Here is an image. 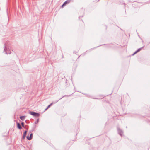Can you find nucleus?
<instances>
[{"label":"nucleus","instance_id":"4be33fe9","mask_svg":"<svg viewBox=\"0 0 150 150\" xmlns=\"http://www.w3.org/2000/svg\"><path fill=\"white\" fill-rule=\"evenodd\" d=\"M99 0H98V1H97V2Z\"/></svg>","mask_w":150,"mask_h":150},{"label":"nucleus","instance_id":"9b49d317","mask_svg":"<svg viewBox=\"0 0 150 150\" xmlns=\"http://www.w3.org/2000/svg\"><path fill=\"white\" fill-rule=\"evenodd\" d=\"M67 4L65 2H64L62 5V7H63L64 6H65Z\"/></svg>","mask_w":150,"mask_h":150},{"label":"nucleus","instance_id":"20e7f679","mask_svg":"<svg viewBox=\"0 0 150 150\" xmlns=\"http://www.w3.org/2000/svg\"><path fill=\"white\" fill-rule=\"evenodd\" d=\"M66 96V95H64V96H63L62 98H60L58 100L56 101V102H52L48 106H47V107H48V108H49L50 107L52 106V105H53V104H55L59 100H61V99H62L63 98Z\"/></svg>","mask_w":150,"mask_h":150},{"label":"nucleus","instance_id":"6e6552de","mask_svg":"<svg viewBox=\"0 0 150 150\" xmlns=\"http://www.w3.org/2000/svg\"><path fill=\"white\" fill-rule=\"evenodd\" d=\"M26 117V116L25 115L21 116L20 117V118L21 120L23 121L25 118Z\"/></svg>","mask_w":150,"mask_h":150},{"label":"nucleus","instance_id":"0eeeda50","mask_svg":"<svg viewBox=\"0 0 150 150\" xmlns=\"http://www.w3.org/2000/svg\"><path fill=\"white\" fill-rule=\"evenodd\" d=\"M16 124H17V127L18 129H22V127L21 126L20 124L18 122H16Z\"/></svg>","mask_w":150,"mask_h":150},{"label":"nucleus","instance_id":"f8f14e48","mask_svg":"<svg viewBox=\"0 0 150 150\" xmlns=\"http://www.w3.org/2000/svg\"><path fill=\"white\" fill-rule=\"evenodd\" d=\"M21 125H22V126L23 127L25 128V127H24V122H22L21 123Z\"/></svg>","mask_w":150,"mask_h":150},{"label":"nucleus","instance_id":"a211bd4d","mask_svg":"<svg viewBox=\"0 0 150 150\" xmlns=\"http://www.w3.org/2000/svg\"><path fill=\"white\" fill-rule=\"evenodd\" d=\"M148 120L150 122V118L148 119Z\"/></svg>","mask_w":150,"mask_h":150},{"label":"nucleus","instance_id":"f257e3e1","mask_svg":"<svg viewBox=\"0 0 150 150\" xmlns=\"http://www.w3.org/2000/svg\"><path fill=\"white\" fill-rule=\"evenodd\" d=\"M29 113L33 116L36 117H39L40 116V113H38L36 112L33 111H30L29 112Z\"/></svg>","mask_w":150,"mask_h":150},{"label":"nucleus","instance_id":"dca6fc26","mask_svg":"<svg viewBox=\"0 0 150 150\" xmlns=\"http://www.w3.org/2000/svg\"><path fill=\"white\" fill-rule=\"evenodd\" d=\"M48 108H48V107H47L46 109H45V111L47 110Z\"/></svg>","mask_w":150,"mask_h":150},{"label":"nucleus","instance_id":"7ed1b4c3","mask_svg":"<svg viewBox=\"0 0 150 150\" xmlns=\"http://www.w3.org/2000/svg\"><path fill=\"white\" fill-rule=\"evenodd\" d=\"M117 129L118 134H119L121 137H122L123 134V130L122 129H120L118 127H117Z\"/></svg>","mask_w":150,"mask_h":150},{"label":"nucleus","instance_id":"39448f33","mask_svg":"<svg viewBox=\"0 0 150 150\" xmlns=\"http://www.w3.org/2000/svg\"><path fill=\"white\" fill-rule=\"evenodd\" d=\"M33 134L32 133H31L30 134V137H29L28 135L27 136V139L29 140H31L33 138Z\"/></svg>","mask_w":150,"mask_h":150},{"label":"nucleus","instance_id":"f3484780","mask_svg":"<svg viewBox=\"0 0 150 150\" xmlns=\"http://www.w3.org/2000/svg\"><path fill=\"white\" fill-rule=\"evenodd\" d=\"M83 16H79V18H80V17H83Z\"/></svg>","mask_w":150,"mask_h":150},{"label":"nucleus","instance_id":"4468645a","mask_svg":"<svg viewBox=\"0 0 150 150\" xmlns=\"http://www.w3.org/2000/svg\"><path fill=\"white\" fill-rule=\"evenodd\" d=\"M39 121V119H38L35 122V124H37L38 122Z\"/></svg>","mask_w":150,"mask_h":150},{"label":"nucleus","instance_id":"ddd939ff","mask_svg":"<svg viewBox=\"0 0 150 150\" xmlns=\"http://www.w3.org/2000/svg\"><path fill=\"white\" fill-rule=\"evenodd\" d=\"M25 122L26 123H29V121L28 120H27L25 121Z\"/></svg>","mask_w":150,"mask_h":150},{"label":"nucleus","instance_id":"1a4fd4ad","mask_svg":"<svg viewBox=\"0 0 150 150\" xmlns=\"http://www.w3.org/2000/svg\"><path fill=\"white\" fill-rule=\"evenodd\" d=\"M144 47V46H143L142 47L138 49L136 51L138 52H139L142 49H143Z\"/></svg>","mask_w":150,"mask_h":150},{"label":"nucleus","instance_id":"423d86ee","mask_svg":"<svg viewBox=\"0 0 150 150\" xmlns=\"http://www.w3.org/2000/svg\"><path fill=\"white\" fill-rule=\"evenodd\" d=\"M27 132H28L27 130H26L24 132V133H23V137H22V138H21L22 140H23L25 139V138L26 137Z\"/></svg>","mask_w":150,"mask_h":150},{"label":"nucleus","instance_id":"412c9836","mask_svg":"<svg viewBox=\"0 0 150 150\" xmlns=\"http://www.w3.org/2000/svg\"><path fill=\"white\" fill-rule=\"evenodd\" d=\"M124 4L125 5V3H124Z\"/></svg>","mask_w":150,"mask_h":150},{"label":"nucleus","instance_id":"f03ea898","mask_svg":"<svg viewBox=\"0 0 150 150\" xmlns=\"http://www.w3.org/2000/svg\"><path fill=\"white\" fill-rule=\"evenodd\" d=\"M6 44H4V51L5 52V53L6 54H10L11 53V52L9 49H8L7 47H6Z\"/></svg>","mask_w":150,"mask_h":150},{"label":"nucleus","instance_id":"9d476101","mask_svg":"<svg viewBox=\"0 0 150 150\" xmlns=\"http://www.w3.org/2000/svg\"><path fill=\"white\" fill-rule=\"evenodd\" d=\"M71 1V0H67L64 2H65L67 4L69 3Z\"/></svg>","mask_w":150,"mask_h":150},{"label":"nucleus","instance_id":"6ab92c4d","mask_svg":"<svg viewBox=\"0 0 150 150\" xmlns=\"http://www.w3.org/2000/svg\"><path fill=\"white\" fill-rule=\"evenodd\" d=\"M100 45L98 46L97 47H96L95 48H96V47H98L100 46L101 45Z\"/></svg>","mask_w":150,"mask_h":150},{"label":"nucleus","instance_id":"aec40b11","mask_svg":"<svg viewBox=\"0 0 150 150\" xmlns=\"http://www.w3.org/2000/svg\"><path fill=\"white\" fill-rule=\"evenodd\" d=\"M135 54H134V53L132 55V56H133L134 55H135Z\"/></svg>","mask_w":150,"mask_h":150},{"label":"nucleus","instance_id":"2eb2a0df","mask_svg":"<svg viewBox=\"0 0 150 150\" xmlns=\"http://www.w3.org/2000/svg\"><path fill=\"white\" fill-rule=\"evenodd\" d=\"M138 52H137L136 51H135L134 53V54H136Z\"/></svg>","mask_w":150,"mask_h":150}]
</instances>
